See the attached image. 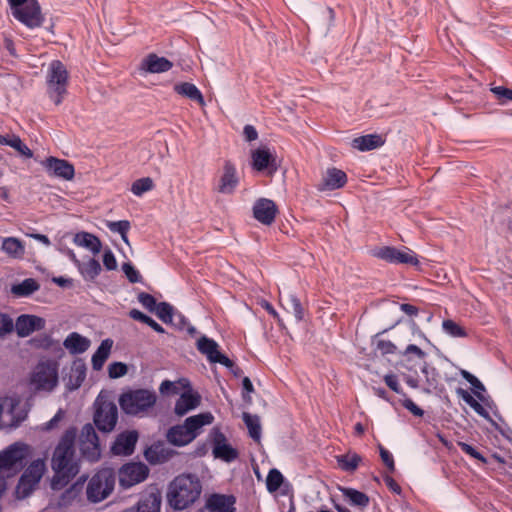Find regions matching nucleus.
<instances>
[{
	"label": "nucleus",
	"mask_w": 512,
	"mask_h": 512,
	"mask_svg": "<svg viewBox=\"0 0 512 512\" xmlns=\"http://www.w3.org/2000/svg\"><path fill=\"white\" fill-rule=\"evenodd\" d=\"M457 394L463 399L465 403H467L470 407L473 406L477 400H475L472 395L463 389H458Z\"/></svg>",
	"instance_id": "nucleus-64"
},
{
	"label": "nucleus",
	"mask_w": 512,
	"mask_h": 512,
	"mask_svg": "<svg viewBox=\"0 0 512 512\" xmlns=\"http://www.w3.org/2000/svg\"><path fill=\"white\" fill-rule=\"evenodd\" d=\"M201 491L202 485L196 475L181 474L169 484L167 499L171 507L182 510L193 504Z\"/></svg>",
	"instance_id": "nucleus-2"
},
{
	"label": "nucleus",
	"mask_w": 512,
	"mask_h": 512,
	"mask_svg": "<svg viewBox=\"0 0 512 512\" xmlns=\"http://www.w3.org/2000/svg\"><path fill=\"white\" fill-rule=\"evenodd\" d=\"M160 505V495L156 493H149L140 499L137 512H159Z\"/></svg>",
	"instance_id": "nucleus-38"
},
{
	"label": "nucleus",
	"mask_w": 512,
	"mask_h": 512,
	"mask_svg": "<svg viewBox=\"0 0 512 512\" xmlns=\"http://www.w3.org/2000/svg\"><path fill=\"white\" fill-rule=\"evenodd\" d=\"M209 437L213 444L212 454L214 458L228 463L237 459L238 451L230 445L225 435L218 428H213Z\"/></svg>",
	"instance_id": "nucleus-15"
},
{
	"label": "nucleus",
	"mask_w": 512,
	"mask_h": 512,
	"mask_svg": "<svg viewBox=\"0 0 512 512\" xmlns=\"http://www.w3.org/2000/svg\"><path fill=\"white\" fill-rule=\"evenodd\" d=\"M116 475L112 468L103 467L94 473L86 486L88 502L96 504L107 499L115 487Z\"/></svg>",
	"instance_id": "nucleus-5"
},
{
	"label": "nucleus",
	"mask_w": 512,
	"mask_h": 512,
	"mask_svg": "<svg viewBox=\"0 0 512 512\" xmlns=\"http://www.w3.org/2000/svg\"><path fill=\"white\" fill-rule=\"evenodd\" d=\"M242 418L249 430L250 436L254 440L259 441L261 437V425L259 417L257 415H251L247 412H244Z\"/></svg>",
	"instance_id": "nucleus-41"
},
{
	"label": "nucleus",
	"mask_w": 512,
	"mask_h": 512,
	"mask_svg": "<svg viewBox=\"0 0 512 512\" xmlns=\"http://www.w3.org/2000/svg\"><path fill=\"white\" fill-rule=\"evenodd\" d=\"M59 384V363L53 359H42L32 369L29 385L35 392L51 393Z\"/></svg>",
	"instance_id": "nucleus-4"
},
{
	"label": "nucleus",
	"mask_w": 512,
	"mask_h": 512,
	"mask_svg": "<svg viewBox=\"0 0 512 512\" xmlns=\"http://www.w3.org/2000/svg\"><path fill=\"white\" fill-rule=\"evenodd\" d=\"M379 450L382 461L388 467V469L393 472L395 469V464L392 454L382 446L379 447Z\"/></svg>",
	"instance_id": "nucleus-57"
},
{
	"label": "nucleus",
	"mask_w": 512,
	"mask_h": 512,
	"mask_svg": "<svg viewBox=\"0 0 512 512\" xmlns=\"http://www.w3.org/2000/svg\"><path fill=\"white\" fill-rule=\"evenodd\" d=\"M122 269L130 282L136 283L140 281L141 276L139 272L130 263H124Z\"/></svg>",
	"instance_id": "nucleus-55"
},
{
	"label": "nucleus",
	"mask_w": 512,
	"mask_h": 512,
	"mask_svg": "<svg viewBox=\"0 0 512 512\" xmlns=\"http://www.w3.org/2000/svg\"><path fill=\"white\" fill-rule=\"evenodd\" d=\"M252 166L257 171H263L274 166L275 157L269 148L263 146L251 153Z\"/></svg>",
	"instance_id": "nucleus-28"
},
{
	"label": "nucleus",
	"mask_w": 512,
	"mask_h": 512,
	"mask_svg": "<svg viewBox=\"0 0 512 512\" xmlns=\"http://www.w3.org/2000/svg\"><path fill=\"white\" fill-rule=\"evenodd\" d=\"M108 373L110 378H119L127 373V366L121 362H114L109 365Z\"/></svg>",
	"instance_id": "nucleus-52"
},
{
	"label": "nucleus",
	"mask_w": 512,
	"mask_h": 512,
	"mask_svg": "<svg viewBox=\"0 0 512 512\" xmlns=\"http://www.w3.org/2000/svg\"><path fill=\"white\" fill-rule=\"evenodd\" d=\"M156 402V394L146 389H138L124 393L119 398L122 410L129 415H143Z\"/></svg>",
	"instance_id": "nucleus-7"
},
{
	"label": "nucleus",
	"mask_w": 512,
	"mask_h": 512,
	"mask_svg": "<svg viewBox=\"0 0 512 512\" xmlns=\"http://www.w3.org/2000/svg\"><path fill=\"white\" fill-rule=\"evenodd\" d=\"M30 455V447L23 443H14L0 452V470L19 469Z\"/></svg>",
	"instance_id": "nucleus-13"
},
{
	"label": "nucleus",
	"mask_w": 512,
	"mask_h": 512,
	"mask_svg": "<svg viewBox=\"0 0 512 512\" xmlns=\"http://www.w3.org/2000/svg\"><path fill=\"white\" fill-rule=\"evenodd\" d=\"M79 447L82 455L89 461H97L100 457V444L97 433L92 424L82 427L79 436Z\"/></svg>",
	"instance_id": "nucleus-14"
},
{
	"label": "nucleus",
	"mask_w": 512,
	"mask_h": 512,
	"mask_svg": "<svg viewBox=\"0 0 512 512\" xmlns=\"http://www.w3.org/2000/svg\"><path fill=\"white\" fill-rule=\"evenodd\" d=\"M172 66V62L156 54L148 55L142 62V69L149 73H163L170 70Z\"/></svg>",
	"instance_id": "nucleus-29"
},
{
	"label": "nucleus",
	"mask_w": 512,
	"mask_h": 512,
	"mask_svg": "<svg viewBox=\"0 0 512 512\" xmlns=\"http://www.w3.org/2000/svg\"><path fill=\"white\" fill-rule=\"evenodd\" d=\"M442 330L445 334L453 338H464L467 336L465 328L451 319L443 320Z\"/></svg>",
	"instance_id": "nucleus-42"
},
{
	"label": "nucleus",
	"mask_w": 512,
	"mask_h": 512,
	"mask_svg": "<svg viewBox=\"0 0 512 512\" xmlns=\"http://www.w3.org/2000/svg\"><path fill=\"white\" fill-rule=\"evenodd\" d=\"M75 438L76 430H67L54 449L51 459L54 471L51 487L54 490L64 487L80 470V460L74 448Z\"/></svg>",
	"instance_id": "nucleus-1"
},
{
	"label": "nucleus",
	"mask_w": 512,
	"mask_h": 512,
	"mask_svg": "<svg viewBox=\"0 0 512 512\" xmlns=\"http://www.w3.org/2000/svg\"><path fill=\"white\" fill-rule=\"evenodd\" d=\"M403 406L415 416L421 417L424 414V411L419 408L411 399H405L403 401Z\"/></svg>",
	"instance_id": "nucleus-59"
},
{
	"label": "nucleus",
	"mask_w": 512,
	"mask_h": 512,
	"mask_svg": "<svg viewBox=\"0 0 512 512\" xmlns=\"http://www.w3.org/2000/svg\"><path fill=\"white\" fill-rule=\"evenodd\" d=\"M361 460V457L352 451L336 456L338 466L346 472H354L358 468Z\"/></svg>",
	"instance_id": "nucleus-37"
},
{
	"label": "nucleus",
	"mask_w": 512,
	"mask_h": 512,
	"mask_svg": "<svg viewBox=\"0 0 512 512\" xmlns=\"http://www.w3.org/2000/svg\"><path fill=\"white\" fill-rule=\"evenodd\" d=\"M154 188V182L150 177L140 178L132 183L131 192L135 196H142Z\"/></svg>",
	"instance_id": "nucleus-43"
},
{
	"label": "nucleus",
	"mask_w": 512,
	"mask_h": 512,
	"mask_svg": "<svg viewBox=\"0 0 512 512\" xmlns=\"http://www.w3.org/2000/svg\"><path fill=\"white\" fill-rule=\"evenodd\" d=\"M79 479L75 484H73L69 489H67L62 496V502L64 504H71L74 500H76L82 491L84 480L81 481Z\"/></svg>",
	"instance_id": "nucleus-44"
},
{
	"label": "nucleus",
	"mask_w": 512,
	"mask_h": 512,
	"mask_svg": "<svg viewBox=\"0 0 512 512\" xmlns=\"http://www.w3.org/2000/svg\"><path fill=\"white\" fill-rule=\"evenodd\" d=\"M145 458L151 464H160L168 460L169 452L162 445H152L145 450Z\"/></svg>",
	"instance_id": "nucleus-39"
},
{
	"label": "nucleus",
	"mask_w": 512,
	"mask_h": 512,
	"mask_svg": "<svg viewBox=\"0 0 512 512\" xmlns=\"http://www.w3.org/2000/svg\"><path fill=\"white\" fill-rule=\"evenodd\" d=\"M86 378V366L81 360L74 361L65 377L66 387L73 391L78 389Z\"/></svg>",
	"instance_id": "nucleus-26"
},
{
	"label": "nucleus",
	"mask_w": 512,
	"mask_h": 512,
	"mask_svg": "<svg viewBox=\"0 0 512 512\" xmlns=\"http://www.w3.org/2000/svg\"><path fill=\"white\" fill-rule=\"evenodd\" d=\"M277 213L275 203L266 198L257 200L253 206V215L256 220L264 225H271Z\"/></svg>",
	"instance_id": "nucleus-19"
},
{
	"label": "nucleus",
	"mask_w": 512,
	"mask_h": 512,
	"mask_svg": "<svg viewBox=\"0 0 512 512\" xmlns=\"http://www.w3.org/2000/svg\"><path fill=\"white\" fill-rule=\"evenodd\" d=\"M234 498L220 494L211 495L201 512H235Z\"/></svg>",
	"instance_id": "nucleus-22"
},
{
	"label": "nucleus",
	"mask_w": 512,
	"mask_h": 512,
	"mask_svg": "<svg viewBox=\"0 0 512 512\" xmlns=\"http://www.w3.org/2000/svg\"><path fill=\"white\" fill-rule=\"evenodd\" d=\"M422 373L425 375L426 382L430 388H435L438 383V374L436 369L425 364L422 367Z\"/></svg>",
	"instance_id": "nucleus-50"
},
{
	"label": "nucleus",
	"mask_w": 512,
	"mask_h": 512,
	"mask_svg": "<svg viewBox=\"0 0 512 512\" xmlns=\"http://www.w3.org/2000/svg\"><path fill=\"white\" fill-rule=\"evenodd\" d=\"M347 181L346 174L339 169L331 168L326 171L323 180L319 185V190H335L343 187Z\"/></svg>",
	"instance_id": "nucleus-27"
},
{
	"label": "nucleus",
	"mask_w": 512,
	"mask_h": 512,
	"mask_svg": "<svg viewBox=\"0 0 512 512\" xmlns=\"http://www.w3.org/2000/svg\"><path fill=\"white\" fill-rule=\"evenodd\" d=\"M77 268L87 281L94 280L102 270L100 263L94 258H90L86 262H80Z\"/></svg>",
	"instance_id": "nucleus-36"
},
{
	"label": "nucleus",
	"mask_w": 512,
	"mask_h": 512,
	"mask_svg": "<svg viewBox=\"0 0 512 512\" xmlns=\"http://www.w3.org/2000/svg\"><path fill=\"white\" fill-rule=\"evenodd\" d=\"M378 347L385 354H393L396 351V346L391 341L382 340L378 343Z\"/></svg>",
	"instance_id": "nucleus-61"
},
{
	"label": "nucleus",
	"mask_w": 512,
	"mask_h": 512,
	"mask_svg": "<svg viewBox=\"0 0 512 512\" xmlns=\"http://www.w3.org/2000/svg\"><path fill=\"white\" fill-rule=\"evenodd\" d=\"M214 416L211 412H203L185 419L183 424L173 426L167 433L168 441L175 446L191 443L203 431V427L211 425Z\"/></svg>",
	"instance_id": "nucleus-3"
},
{
	"label": "nucleus",
	"mask_w": 512,
	"mask_h": 512,
	"mask_svg": "<svg viewBox=\"0 0 512 512\" xmlns=\"http://www.w3.org/2000/svg\"><path fill=\"white\" fill-rule=\"evenodd\" d=\"M243 134L246 141H254L258 138V133L254 126L246 125L243 129Z\"/></svg>",
	"instance_id": "nucleus-60"
},
{
	"label": "nucleus",
	"mask_w": 512,
	"mask_h": 512,
	"mask_svg": "<svg viewBox=\"0 0 512 512\" xmlns=\"http://www.w3.org/2000/svg\"><path fill=\"white\" fill-rule=\"evenodd\" d=\"M113 341L111 339H105L101 342L100 346L92 356V367L94 370H101L104 363L108 359Z\"/></svg>",
	"instance_id": "nucleus-33"
},
{
	"label": "nucleus",
	"mask_w": 512,
	"mask_h": 512,
	"mask_svg": "<svg viewBox=\"0 0 512 512\" xmlns=\"http://www.w3.org/2000/svg\"><path fill=\"white\" fill-rule=\"evenodd\" d=\"M15 327L13 319L7 314H0V337L11 333Z\"/></svg>",
	"instance_id": "nucleus-51"
},
{
	"label": "nucleus",
	"mask_w": 512,
	"mask_h": 512,
	"mask_svg": "<svg viewBox=\"0 0 512 512\" xmlns=\"http://www.w3.org/2000/svg\"><path fill=\"white\" fill-rule=\"evenodd\" d=\"M45 325L46 321L44 318L36 315L23 314L16 319L15 330L19 337L24 338L28 337L34 331L44 329Z\"/></svg>",
	"instance_id": "nucleus-18"
},
{
	"label": "nucleus",
	"mask_w": 512,
	"mask_h": 512,
	"mask_svg": "<svg viewBox=\"0 0 512 512\" xmlns=\"http://www.w3.org/2000/svg\"><path fill=\"white\" fill-rule=\"evenodd\" d=\"M138 439L136 431H126L118 435L113 446L112 452L116 455H130L134 451Z\"/></svg>",
	"instance_id": "nucleus-21"
},
{
	"label": "nucleus",
	"mask_w": 512,
	"mask_h": 512,
	"mask_svg": "<svg viewBox=\"0 0 512 512\" xmlns=\"http://www.w3.org/2000/svg\"><path fill=\"white\" fill-rule=\"evenodd\" d=\"M40 288L39 283L33 278H26L11 287V293L17 297H28Z\"/></svg>",
	"instance_id": "nucleus-34"
},
{
	"label": "nucleus",
	"mask_w": 512,
	"mask_h": 512,
	"mask_svg": "<svg viewBox=\"0 0 512 512\" xmlns=\"http://www.w3.org/2000/svg\"><path fill=\"white\" fill-rule=\"evenodd\" d=\"M90 345V339L78 332H71L63 341L64 348L72 355L83 354L90 348Z\"/></svg>",
	"instance_id": "nucleus-23"
},
{
	"label": "nucleus",
	"mask_w": 512,
	"mask_h": 512,
	"mask_svg": "<svg viewBox=\"0 0 512 512\" xmlns=\"http://www.w3.org/2000/svg\"><path fill=\"white\" fill-rule=\"evenodd\" d=\"M108 228L112 232L119 233L121 235L122 240L126 244H129L128 237H127V233H128V231L130 229L129 221L122 220V221L110 222L108 224Z\"/></svg>",
	"instance_id": "nucleus-46"
},
{
	"label": "nucleus",
	"mask_w": 512,
	"mask_h": 512,
	"mask_svg": "<svg viewBox=\"0 0 512 512\" xmlns=\"http://www.w3.org/2000/svg\"><path fill=\"white\" fill-rule=\"evenodd\" d=\"M41 165L51 177L69 181L73 179L75 174L73 165L64 159L48 157L41 162Z\"/></svg>",
	"instance_id": "nucleus-17"
},
{
	"label": "nucleus",
	"mask_w": 512,
	"mask_h": 512,
	"mask_svg": "<svg viewBox=\"0 0 512 512\" xmlns=\"http://www.w3.org/2000/svg\"><path fill=\"white\" fill-rule=\"evenodd\" d=\"M94 423L105 433L111 432L118 420V409L111 394L101 391L94 402Z\"/></svg>",
	"instance_id": "nucleus-6"
},
{
	"label": "nucleus",
	"mask_w": 512,
	"mask_h": 512,
	"mask_svg": "<svg viewBox=\"0 0 512 512\" xmlns=\"http://www.w3.org/2000/svg\"><path fill=\"white\" fill-rule=\"evenodd\" d=\"M281 306L289 313H292L297 322L304 318V308L300 300L292 293L280 297Z\"/></svg>",
	"instance_id": "nucleus-31"
},
{
	"label": "nucleus",
	"mask_w": 512,
	"mask_h": 512,
	"mask_svg": "<svg viewBox=\"0 0 512 512\" xmlns=\"http://www.w3.org/2000/svg\"><path fill=\"white\" fill-rule=\"evenodd\" d=\"M201 403V397L198 393L192 391H186L180 395L175 404V414L183 416L196 409Z\"/></svg>",
	"instance_id": "nucleus-25"
},
{
	"label": "nucleus",
	"mask_w": 512,
	"mask_h": 512,
	"mask_svg": "<svg viewBox=\"0 0 512 512\" xmlns=\"http://www.w3.org/2000/svg\"><path fill=\"white\" fill-rule=\"evenodd\" d=\"M491 92L497 97V99L505 104L508 101H512V90L503 86H496L491 88Z\"/></svg>",
	"instance_id": "nucleus-49"
},
{
	"label": "nucleus",
	"mask_w": 512,
	"mask_h": 512,
	"mask_svg": "<svg viewBox=\"0 0 512 512\" xmlns=\"http://www.w3.org/2000/svg\"><path fill=\"white\" fill-rule=\"evenodd\" d=\"M138 301L142 304L143 307L151 312L154 311V308L157 305L155 298L152 295L144 292L138 295Z\"/></svg>",
	"instance_id": "nucleus-53"
},
{
	"label": "nucleus",
	"mask_w": 512,
	"mask_h": 512,
	"mask_svg": "<svg viewBox=\"0 0 512 512\" xmlns=\"http://www.w3.org/2000/svg\"><path fill=\"white\" fill-rule=\"evenodd\" d=\"M10 147L14 148L16 151H18L21 155L25 156L26 158H31L33 156V152L16 135H12V142L10 143Z\"/></svg>",
	"instance_id": "nucleus-48"
},
{
	"label": "nucleus",
	"mask_w": 512,
	"mask_h": 512,
	"mask_svg": "<svg viewBox=\"0 0 512 512\" xmlns=\"http://www.w3.org/2000/svg\"><path fill=\"white\" fill-rule=\"evenodd\" d=\"M149 468L141 462H129L124 464L118 471L119 484L127 489L147 479Z\"/></svg>",
	"instance_id": "nucleus-12"
},
{
	"label": "nucleus",
	"mask_w": 512,
	"mask_h": 512,
	"mask_svg": "<svg viewBox=\"0 0 512 512\" xmlns=\"http://www.w3.org/2000/svg\"><path fill=\"white\" fill-rule=\"evenodd\" d=\"M382 137L377 134H368L353 139L352 146L359 151H369L382 146Z\"/></svg>",
	"instance_id": "nucleus-32"
},
{
	"label": "nucleus",
	"mask_w": 512,
	"mask_h": 512,
	"mask_svg": "<svg viewBox=\"0 0 512 512\" xmlns=\"http://www.w3.org/2000/svg\"><path fill=\"white\" fill-rule=\"evenodd\" d=\"M404 354L405 355L415 354L418 358H424L426 355L422 349H420L418 346H416L414 344L408 345L405 349Z\"/></svg>",
	"instance_id": "nucleus-62"
},
{
	"label": "nucleus",
	"mask_w": 512,
	"mask_h": 512,
	"mask_svg": "<svg viewBox=\"0 0 512 512\" xmlns=\"http://www.w3.org/2000/svg\"><path fill=\"white\" fill-rule=\"evenodd\" d=\"M46 79L50 97L56 105L60 104L68 83V71L63 63L52 61L48 66Z\"/></svg>",
	"instance_id": "nucleus-8"
},
{
	"label": "nucleus",
	"mask_w": 512,
	"mask_h": 512,
	"mask_svg": "<svg viewBox=\"0 0 512 512\" xmlns=\"http://www.w3.org/2000/svg\"><path fill=\"white\" fill-rule=\"evenodd\" d=\"M172 311H173V308L170 304H168L166 302H161L156 305L153 312H155L156 315L163 322H170V321H172Z\"/></svg>",
	"instance_id": "nucleus-47"
},
{
	"label": "nucleus",
	"mask_w": 512,
	"mask_h": 512,
	"mask_svg": "<svg viewBox=\"0 0 512 512\" xmlns=\"http://www.w3.org/2000/svg\"><path fill=\"white\" fill-rule=\"evenodd\" d=\"M13 16L29 28L39 27L43 18L36 0H9Z\"/></svg>",
	"instance_id": "nucleus-10"
},
{
	"label": "nucleus",
	"mask_w": 512,
	"mask_h": 512,
	"mask_svg": "<svg viewBox=\"0 0 512 512\" xmlns=\"http://www.w3.org/2000/svg\"><path fill=\"white\" fill-rule=\"evenodd\" d=\"M341 491L343 496L347 498L351 504L363 508L368 506L369 497L365 493L353 488H341Z\"/></svg>",
	"instance_id": "nucleus-40"
},
{
	"label": "nucleus",
	"mask_w": 512,
	"mask_h": 512,
	"mask_svg": "<svg viewBox=\"0 0 512 512\" xmlns=\"http://www.w3.org/2000/svg\"><path fill=\"white\" fill-rule=\"evenodd\" d=\"M174 89L178 94L198 102L201 106L205 105L202 93L194 84L184 82L175 85Z\"/></svg>",
	"instance_id": "nucleus-35"
},
{
	"label": "nucleus",
	"mask_w": 512,
	"mask_h": 512,
	"mask_svg": "<svg viewBox=\"0 0 512 512\" xmlns=\"http://www.w3.org/2000/svg\"><path fill=\"white\" fill-rule=\"evenodd\" d=\"M196 345L199 352L205 355L211 363H220L227 368L233 367V362L219 351V345L213 339L202 336Z\"/></svg>",
	"instance_id": "nucleus-16"
},
{
	"label": "nucleus",
	"mask_w": 512,
	"mask_h": 512,
	"mask_svg": "<svg viewBox=\"0 0 512 512\" xmlns=\"http://www.w3.org/2000/svg\"><path fill=\"white\" fill-rule=\"evenodd\" d=\"M0 250L9 258L22 260L25 256L26 248L24 242L17 237L2 238Z\"/></svg>",
	"instance_id": "nucleus-24"
},
{
	"label": "nucleus",
	"mask_w": 512,
	"mask_h": 512,
	"mask_svg": "<svg viewBox=\"0 0 512 512\" xmlns=\"http://www.w3.org/2000/svg\"><path fill=\"white\" fill-rule=\"evenodd\" d=\"M371 254L391 264H409L416 266L419 263L416 254L407 247H403L402 249L390 246L377 247L371 251Z\"/></svg>",
	"instance_id": "nucleus-11"
},
{
	"label": "nucleus",
	"mask_w": 512,
	"mask_h": 512,
	"mask_svg": "<svg viewBox=\"0 0 512 512\" xmlns=\"http://www.w3.org/2000/svg\"><path fill=\"white\" fill-rule=\"evenodd\" d=\"M74 244L89 250L92 254L97 255L102 249V243L98 237L88 232H78L73 238Z\"/></svg>",
	"instance_id": "nucleus-30"
},
{
	"label": "nucleus",
	"mask_w": 512,
	"mask_h": 512,
	"mask_svg": "<svg viewBox=\"0 0 512 512\" xmlns=\"http://www.w3.org/2000/svg\"><path fill=\"white\" fill-rule=\"evenodd\" d=\"M46 471V462L43 458L33 460L22 474L17 486L16 497L24 499L37 487Z\"/></svg>",
	"instance_id": "nucleus-9"
},
{
	"label": "nucleus",
	"mask_w": 512,
	"mask_h": 512,
	"mask_svg": "<svg viewBox=\"0 0 512 512\" xmlns=\"http://www.w3.org/2000/svg\"><path fill=\"white\" fill-rule=\"evenodd\" d=\"M238 183L239 179L235 165L230 161H226L223 166V174L219 179L217 191L222 194H232Z\"/></svg>",
	"instance_id": "nucleus-20"
},
{
	"label": "nucleus",
	"mask_w": 512,
	"mask_h": 512,
	"mask_svg": "<svg viewBox=\"0 0 512 512\" xmlns=\"http://www.w3.org/2000/svg\"><path fill=\"white\" fill-rule=\"evenodd\" d=\"M457 394L463 399L465 403H467L470 407L473 406L477 400H475L472 395L463 389H458Z\"/></svg>",
	"instance_id": "nucleus-63"
},
{
	"label": "nucleus",
	"mask_w": 512,
	"mask_h": 512,
	"mask_svg": "<svg viewBox=\"0 0 512 512\" xmlns=\"http://www.w3.org/2000/svg\"><path fill=\"white\" fill-rule=\"evenodd\" d=\"M458 446L461 448L463 452L468 454L469 456L480 460L483 463H486V459L471 445L465 443V442H459Z\"/></svg>",
	"instance_id": "nucleus-54"
},
{
	"label": "nucleus",
	"mask_w": 512,
	"mask_h": 512,
	"mask_svg": "<svg viewBox=\"0 0 512 512\" xmlns=\"http://www.w3.org/2000/svg\"><path fill=\"white\" fill-rule=\"evenodd\" d=\"M103 265L107 270H115L117 268L116 258L110 249L104 251Z\"/></svg>",
	"instance_id": "nucleus-56"
},
{
	"label": "nucleus",
	"mask_w": 512,
	"mask_h": 512,
	"mask_svg": "<svg viewBox=\"0 0 512 512\" xmlns=\"http://www.w3.org/2000/svg\"><path fill=\"white\" fill-rule=\"evenodd\" d=\"M386 385L396 393H401V387L399 385L397 376L394 374H387L384 377Z\"/></svg>",
	"instance_id": "nucleus-58"
},
{
	"label": "nucleus",
	"mask_w": 512,
	"mask_h": 512,
	"mask_svg": "<svg viewBox=\"0 0 512 512\" xmlns=\"http://www.w3.org/2000/svg\"><path fill=\"white\" fill-rule=\"evenodd\" d=\"M283 482L282 474L276 470L272 469L267 476L266 485L269 492L277 491Z\"/></svg>",
	"instance_id": "nucleus-45"
}]
</instances>
